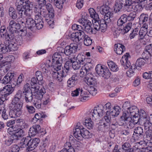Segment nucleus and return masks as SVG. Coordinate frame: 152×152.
Segmentation results:
<instances>
[{"label":"nucleus","mask_w":152,"mask_h":152,"mask_svg":"<svg viewBox=\"0 0 152 152\" xmlns=\"http://www.w3.org/2000/svg\"><path fill=\"white\" fill-rule=\"evenodd\" d=\"M134 139L136 141H142L147 140V137L145 134V132L144 134L143 128L140 126L136 127L134 129V134L133 135Z\"/></svg>","instance_id":"6e6552de"},{"label":"nucleus","mask_w":152,"mask_h":152,"mask_svg":"<svg viewBox=\"0 0 152 152\" xmlns=\"http://www.w3.org/2000/svg\"><path fill=\"white\" fill-rule=\"evenodd\" d=\"M16 141L12 135L8 137H6L4 143L5 145L9 146L11 145L13 142H15Z\"/></svg>","instance_id":"f704fd0d"},{"label":"nucleus","mask_w":152,"mask_h":152,"mask_svg":"<svg viewBox=\"0 0 152 152\" xmlns=\"http://www.w3.org/2000/svg\"><path fill=\"white\" fill-rule=\"evenodd\" d=\"M121 118L124 120V122L128 121L129 118H132L130 116L129 113L127 110L124 112L122 115L121 116Z\"/></svg>","instance_id":"864d4df0"},{"label":"nucleus","mask_w":152,"mask_h":152,"mask_svg":"<svg viewBox=\"0 0 152 152\" xmlns=\"http://www.w3.org/2000/svg\"><path fill=\"white\" fill-rule=\"evenodd\" d=\"M90 94L89 89L88 88V91H83L82 89V91L81 92L79 99L80 101L82 102H84L88 99L89 97V95Z\"/></svg>","instance_id":"6ab92c4d"},{"label":"nucleus","mask_w":152,"mask_h":152,"mask_svg":"<svg viewBox=\"0 0 152 152\" xmlns=\"http://www.w3.org/2000/svg\"><path fill=\"white\" fill-rule=\"evenodd\" d=\"M60 48L61 49V52H59V53L61 54V55L65 54L66 55L69 56L73 53L69 45L66 46L64 49L62 48Z\"/></svg>","instance_id":"c756f323"},{"label":"nucleus","mask_w":152,"mask_h":152,"mask_svg":"<svg viewBox=\"0 0 152 152\" xmlns=\"http://www.w3.org/2000/svg\"><path fill=\"white\" fill-rule=\"evenodd\" d=\"M48 12V13H49V16L50 18H53L54 16V10L51 4L50 3H48L46 4L45 6Z\"/></svg>","instance_id":"c85d7f7f"},{"label":"nucleus","mask_w":152,"mask_h":152,"mask_svg":"<svg viewBox=\"0 0 152 152\" xmlns=\"http://www.w3.org/2000/svg\"><path fill=\"white\" fill-rule=\"evenodd\" d=\"M72 58L74 59V61L72 62V67L74 70H77L80 67V64L76 61V58L74 56H72Z\"/></svg>","instance_id":"79ce46f5"},{"label":"nucleus","mask_w":152,"mask_h":152,"mask_svg":"<svg viewBox=\"0 0 152 152\" xmlns=\"http://www.w3.org/2000/svg\"><path fill=\"white\" fill-rule=\"evenodd\" d=\"M148 16L147 15L142 14L140 16L139 22L141 23H146L148 21Z\"/></svg>","instance_id":"37998d69"},{"label":"nucleus","mask_w":152,"mask_h":152,"mask_svg":"<svg viewBox=\"0 0 152 152\" xmlns=\"http://www.w3.org/2000/svg\"><path fill=\"white\" fill-rule=\"evenodd\" d=\"M77 32L78 38L76 39L77 40H78V42L80 40H83L84 37H85V36L87 35H86L85 33L83 31H78Z\"/></svg>","instance_id":"13d9d810"},{"label":"nucleus","mask_w":152,"mask_h":152,"mask_svg":"<svg viewBox=\"0 0 152 152\" xmlns=\"http://www.w3.org/2000/svg\"><path fill=\"white\" fill-rule=\"evenodd\" d=\"M87 80L85 81L87 84L89 86L88 89L90 94L92 96L95 95L97 93V89L95 88L96 86L97 82L96 78L93 77L87 76L86 77Z\"/></svg>","instance_id":"0eeeda50"},{"label":"nucleus","mask_w":152,"mask_h":152,"mask_svg":"<svg viewBox=\"0 0 152 152\" xmlns=\"http://www.w3.org/2000/svg\"><path fill=\"white\" fill-rule=\"evenodd\" d=\"M92 24L91 23V24H89V25L87 24L84 26L85 31L86 32L90 34H95L96 33V30H95L96 31L94 30V29H95L94 28L93 29L91 26Z\"/></svg>","instance_id":"e433bc0d"},{"label":"nucleus","mask_w":152,"mask_h":152,"mask_svg":"<svg viewBox=\"0 0 152 152\" xmlns=\"http://www.w3.org/2000/svg\"><path fill=\"white\" fill-rule=\"evenodd\" d=\"M78 21L83 27L87 24H91V22L88 20L87 17L85 16H84L83 15L81 18L79 19Z\"/></svg>","instance_id":"2f4dec72"},{"label":"nucleus","mask_w":152,"mask_h":152,"mask_svg":"<svg viewBox=\"0 0 152 152\" xmlns=\"http://www.w3.org/2000/svg\"><path fill=\"white\" fill-rule=\"evenodd\" d=\"M126 15L125 14L122 15L117 22V24L118 26H121L125 24L127 21Z\"/></svg>","instance_id":"cd10ccee"},{"label":"nucleus","mask_w":152,"mask_h":152,"mask_svg":"<svg viewBox=\"0 0 152 152\" xmlns=\"http://www.w3.org/2000/svg\"><path fill=\"white\" fill-rule=\"evenodd\" d=\"M9 15L13 19H16L17 15L15 9L12 7H10L9 9Z\"/></svg>","instance_id":"58836bf2"},{"label":"nucleus","mask_w":152,"mask_h":152,"mask_svg":"<svg viewBox=\"0 0 152 152\" xmlns=\"http://www.w3.org/2000/svg\"><path fill=\"white\" fill-rule=\"evenodd\" d=\"M126 4H127V7L128 9L126 10L127 11H132V5L135 2L136 0H126Z\"/></svg>","instance_id":"603ef678"},{"label":"nucleus","mask_w":152,"mask_h":152,"mask_svg":"<svg viewBox=\"0 0 152 152\" xmlns=\"http://www.w3.org/2000/svg\"><path fill=\"white\" fill-rule=\"evenodd\" d=\"M104 69L102 66L100 64L97 65L95 68V70L97 73L100 76L103 75V72H104Z\"/></svg>","instance_id":"a18cd8bd"},{"label":"nucleus","mask_w":152,"mask_h":152,"mask_svg":"<svg viewBox=\"0 0 152 152\" xmlns=\"http://www.w3.org/2000/svg\"><path fill=\"white\" fill-rule=\"evenodd\" d=\"M14 90L13 87L11 86H5L2 90V94L4 93L2 95L4 96V97L7 96L11 94Z\"/></svg>","instance_id":"a211bd4d"},{"label":"nucleus","mask_w":152,"mask_h":152,"mask_svg":"<svg viewBox=\"0 0 152 152\" xmlns=\"http://www.w3.org/2000/svg\"><path fill=\"white\" fill-rule=\"evenodd\" d=\"M91 136L92 134L83 128L82 132V138H89L91 137Z\"/></svg>","instance_id":"8fccbe9b"},{"label":"nucleus","mask_w":152,"mask_h":152,"mask_svg":"<svg viewBox=\"0 0 152 152\" xmlns=\"http://www.w3.org/2000/svg\"><path fill=\"white\" fill-rule=\"evenodd\" d=\"M132 25V23L129 22L126 24L122 30L124 33H127L131 29Z\"/></svg>","instance_id":"680f3d73"},{"label":"nucleus","mask_w":152,"mask_h":152,"mask_svg":"<svg viewBox=\"0 0 152 152\" xmlns=\"http://www.w3.org/2000/svg\"><path fill=\"white\" fill-rule=\"evenodd\" d=\"M130 144L127 142L124 143L122 146V149L125 151V152H133V150L130 148Z\"/></svg>","instance_id":"ea45409f"},{"label":"nucleus","mask_w":152,"mask_h":152,"mask_svg":"<svg viewBox=\"0 0 152 152\" xmlns=\"http://www.w3.org/2000/svg\"><path fill=\"white\" fill-rule=\"evenodd\" d=\"M39 88L38 90L34 89L35 92L36 93V94L35 95V97L38 99V100H40L42 98L43 94L45 93V90L44 88H42L39 90Z\"/></svg>","instance_id":"4be33fe9"},{"label":"nucleus","mask_w":152,"mask_h":152,"mask_svg":"<svg viewBox=\"0 0 152 152\" xmlns=\"http://www.w3.org/2000/svg\"><path fill=\"white\" fill-rule=\"evenodd\" d=\"M83 127L80 125V123H78L73 130V134L74 137L79 140L82 138V132Z\"/></svg>","instance_id":"9d476101"},{"label":"nucleus","mask_w":152,"mask_h":152,"mask_svg":"<svg viewBox=\"0 0 152 152\" xmlns=\"http://www.w3.org/2000/svg\"><path fill=\"white\" fill-rule=\"evenodd\" d=\"M123 7V6L119 3L118 1H115L114 6V11H115V12L120 11L122 9Z\"/></svg>","instance_id":"09e8293b"},{"label":"nucleus","mask_w":152,"mask_h":152,"mask_svg":"<svg viewBox=\"0 0 152 152\" xmlns=\"http://www.w3.org/2000/svg\"><path fill=\"white\" fill-rule=\"evenodd\" d=\"M90 118H88L85 120V122L83 123V124L89 129H92L94 127V123L93 122L91 121V118L90 117Z\"/></svg>","instance_id":"7c9ffc66"},{"label":"nucleus","mask_w":152,"mask_h":152,"mask_svg":"<svg viewBox=\"0 0 152 152\" xmlns=\"http://www.w3.org/2000/svg\"><path fill=\"white\" fill-rule=\"evenodd\" d=\"M78 77L75 74L73 75L67 81V86L68 87L72 88L77 83Z\"/></svg>","instance_id":"f3484780"},{"label":"nucleus","mask_w":152,"mask_h":152,"mask_svg":"<svg viewBox=\"0 0 152 152\" xmlns=\"http://www.w3.org/2000/svg\"><path fill=\"white\" fill-rule=\"evenodd\" d=\"M40 140L39 138H31L26 149L27 151H30L34 149L37 146Z\"/></svg>","instance_id":"f8f14e48"},{"label":"nucleus","mask_w":152,"mask_h":152,"mask_svg":"<svg viewBox=\"0 0 152 152\" xmlns=\"http://www.w3.org/2000/svg\"><path fill=\"white\" fill-rule=\"evenodd\" d=\"M142 58L147 62L150 57H152V46L151 44L146 46L145 51L142 54Z\"/></svg>","instance_id":"ddd939ff"},{"label":"nucleus","mask_w":152,"mask_h":152,"mask_svg":"<svg viewBox=\"0 0 152 152\" xmlns=\"http://www.w3.org/2000/svg\"><path fill=\"white\" fill-rule=\"evenodd\" d=\"M15 33L9 32V34H6L4 37L6 39V41H14V39L15 38Z\"/></svg>","instance_id":"4d7b16f0"},{"label":"nucleus","mask_w":152,"mask_h":152,"mask_svg":"<svg viewBox=\"0 0 152 152\" xmlns=\"http://www.w3.org/2000/svg\"><path fill=\"white\" fill-rule=\"evenodd\" d=\"M76 58V61L82 64L85 63L86 61V56L82 54H78L76 58Z\"/></svg>","instance_id":"72a5a7b5"},{"label":"nucleus","mask_w":152,"mask_h":152,"mask_svg":"<svg viewBox=\"0 0 152 152\" xmlns=\"http://www.w3.org/2000/svg\"><path fill=\"white\" fill-rule=\"evenodd\" d=\"M131 116L132 118V121L134 122V124H138L139 125L140 124L141 121L140 119V117L138 116L137 114H136L134 115H132Z\"/></svg>","instance_id":"5fc2aeb1"},{"label":"nucleus","mask_w":152,"mask_h":152,"mask_svg":"<svg viewBox=\"0 0 152 152\" xmlns=\"http://www.w3.org/2000/svg\"><path fill=\"white\" fill-rule=\"evenodd\" d=\"M130 58L129 53H126L124 55L121 60V65H123L126 69L130 66L131 63L129 61V58Z\"/></svg>","instance_id":"2eb2a0df"},{"label":"nucleus","mask_w":152,"mask_h":152,"mask_svg":"<svg viewBox=\"0 0 152 152\" xmlns=\"http://www.w3.org/2000/svg\"><path fill=\"white\" fill-rule=\"evenodd\" d=\"M147 62H145L144 59L141 58H138L136 62L137 66L140 67L144 65Z\"/></svg>","instance_id":"052dcab7"},{"label":"nucleus","mask_w":152,"mask_h":152,"mask_svg":"<svg viewBox=\"0 0 152 152\" xmlns=\"http://www.w3.org/2000/svg\"><path fill=\"white\" fill-rule=\"evenodd\" d=\"M22 95L21 90H18L14 96L12 102L13 107L9 112V115L12 118L19 117L22 113L23 103L21 99Z\"/></svg>","instance_id":"7ed1b4c3"},{"label":"nucleus","mask_w":152,"mask_h":152,"mask_svg":"<svg viewBox=\"0 0 152 152\" xmlns=\"http://www.w3.org/2000/svg\"><path fill=\"white\" fill-rule=\"evenodd\" d=\"M105 110L103 109V105L100 104L95 107L94 109L90 110L88 112V114L94 120L99 119L103 116Z\"/></svg>","instance_id":"39448f33"},{"label":"nucleus","mask_w":152,"mask_h":152,"mask_svg":"<svg viewBox=\"0 0 152 152\" xmlns=\"http://www.w3.org/2000/svg\"><path fill=\"white\" fill-rule=\"evenodd\" d=\"M7 30L4 26H1L0 28V35L1 37H3L7 34Z\"/></svg>","instance_id":"338daca9"},{"label":"nucleus","mask_w":152,"mask_h":152,"mask_svg":"<svg viewBox=\"0 0 152 152\" xmlns=\"http://www.w3.org/2000/svg\"><path fill=\"white\" fill-rule=\"evenodd\" d=\"M52 64L53 67L52 70L57 76V80L61 82L63 80V77H65L68 75L72 62L74 61L75 59L72 58V56L69 57V60L66 62L63 68L62 66V58L61 55H58V53H55L52 56Z\"/></svg>","instance_id":"f257e3e1"},{"label":"nucleus","mask_w":152,"mask_h":152,"mask_svg":"<svg viewBox=\"0 0 152 152\" xmlns=\"http://www.w3.org/2000/svg\"><path fill=\"white\" fill-rule=\"evenodd\" d=\"M8 43L7 44L9 52L10 51H14L18 50V47L17 43L15 42L14 41H6Z\"/></svg>","instance_id":"aec40b11"},{"label":"nucleus","mask_w":152,"mask_h":152,"mask_svg":"<svg viewBox=\"0 0 152 152\" xmlns=\"http://www.w3.org/2000/svg\"><path fill=\"white\" fill-rule=\"evenodd\" d=\"M83 40L84 44L86 46L90 45L92 43V40L87 35L85 36Z\"/></svg>","instance_id":"49530a36"},{"label":"nucleus","mask_w":152,"mask_h":152,"mask_svg":"<svg viewBox=\"0 0 152 152\" xmlns=\"http://www.w3.org/2000/svg\"><path fill=\"white\" fill-rule=\"evenodd\" d=\"M139 29L137 28H135L134 29L132 33L130 34V39L134 38V37L137 36L138 34Z\"/></svg>","instance_id":"774afa93"},{"label":"nucleus","mask_w":152,"mask_h":152,"mask_svg":"<svg viewBox=\"0 0 152 152\" xmlns=\"http://www.w3.org/2000/svg\"><path fill=\"white\" fill-rule=\"evenodd\" d=\"M137 114L140 117V119L141 121L147 119L148 118V115L146 113L144 110L142 109H140V110H139Z\"/></svg>","instance_id":"a878e982"},{"label":"nucleus","mask_w":152,"mask_h":152,"mask_svg":"<svg viewBox=\"0 0 152 152\" xmlns=\"http://www.w3.org/2000/svg\"><path fill=\"white\" fill-rule=\"evenodd\" d=\"M127 110L130 114L131 116H132L134 115L137 114L139 110L137 107L135 106H133L131 107L130 108Z\"/></svg>","instance_id":"a19ab883"},{"label":"nucleus","mask_w":152,"mask_h":152,"mask_svg":"<svg viewBox=\"0 0 152 152\" xmlns=\"http://www.w3.org/2000/svg\"><path fill=\"white\" fill-rule=\"evenodd\" d=\"M136 16V14L135 12H131L128 16L126 15L127 20L129 21H132L134 20Z\"/></svg>","instance_id":"0e129e2a"},{"label":"nucleus","mask_w":152,"mask_h":152,"mask_svg":"<svg viewBox=\"0 0 152 152\" xmlns=\"http://www.w3.org/2000/svg\"><path fill=\"white\" fill-rule=\"evenodd\" d=\"M26 23L28 28L31 29L35 26L36 22L31 18H26Z\"/></svg>","instance_id":"4c0bfd02"},{"label":"nucleus","mask_w":152,"mask_h":152,"mask_svg":"<svg viewBox=\"0 0 152 152\" xmlns=\"http://www.w3.org/2000/svg\"><path fill=\"white\" fill-rule=\"evenodd\" d=\"M20 28V24L17 23L13 20H11L10 22L9 25L7 28L9 32L13 33H16Z\"/></svg>","instance_id":"9b49d317"},{"label":"nucleus","mask_w":152,"mask_h":152,"mask_svg":"<svg viewBox=\"0 0 152 152\" xmlns=\"http://www.w3.org/2000/svg\"><path fill=\"white\" fill-rule=\"evenodd\" d=\"M103 73V75H102L101 76L103 77L105 79H108L109 78L111 75V73L110 72L109 70L107 68L104 69Z\"/></svg>","instance_id":"69168bd1"},{"label":"nucleus","mask_w":152,"mask_h":152,"mask_svg":"<svg viewBox=\"0 0 152 152\" xmlns=\"http://www.w3.org/2000/svg\"><path fill=\"white\" fill-rule=\"evenodd\" d=\"M15 132L13 133L12 136L16 140H18L23 135L24 132L21 129H18L15 130Z\"/></svg>","instance_id":"bb28decb"},{"label":"nucleus","mask_w":152,"mask_h":152,"mask_svg":"<svg viewBox=\"0 0 152 152\" xmlns=\"http://www.w3.org/2000/svg\"><path fill=\"white\" fill-rule=\"evenodd\" d=\"M24 94L25 102L26 103L31 102L34 98L33 97L32 92L31 91V92H27Z\"/></svg>","instance_id":"473e14b6"},{"label":"nucleus","mask_w":152,"mask_h":152,"mask_svg":"<svg viewBox=\"0 0 152 152\" xmlns=\"http://www.w3.org/2000/svg\"><path fill=\"white\" fill-rule=\"evenodd\" d=\"M37 79L35 77H33L31 80V88L35 90H38V88H39V86L38 84H37Z\"/></svg>","instance_id":"c9c22d12"},{"label":"nucleus","mask_w":152,"mask_h":152,"mask_svg":"<svg viewBox=\"0 0 152 152\" xmlns=\"http://www.w3.org/2000/svg\"><path fill=\"white\" fill-rule=\"evenodd\" d=\"M125 124L126 125L127 128L130 129H132L136 124L134 123L132 118H129L128 120L125 122Z\"/></svg>","instance_id":"de8ad7c7"},{"label":"nucleus","mask_w":152,"mask_h":152,"mask_svg":"<svg viewBox=\"0 0 152 152\" xmlns=\"http://www.w3.org/2000/svg\"><path fill=\"white\" fill-rule=\"evenodd\" d=\"M97 9L98 11H100L101 14L104 15V19L106 23H109L111 21L110 18L112 17L113 13L110 10L108 6L103 5L101 7H97Z\"/></svg>","instance_id":"423d86ee"},{"label":"nucleus","mask_w":152,"mask_h":152,"mask_svg":"<svg viewBox=\"0 0 152 152\" xmlns=\"http://www.w3.org/2000/svg\"><path fill=\"white\" fill-rule=\"evenodd\" d=\"M91 17L94 20L93 27L95 30L104 32L107 28V23L104 19H100L98 15L95 12L94 14L91 15Z\"/></svg>","instance_id":"20e7f679"},{"label":"nucleus","mask_w":152,"mask_h":152,"mask_svg":"<svg viewBox=\"0 0 152 152\" xmlns=\"http://www.w3.org/2000/svg\"><path fill=\"white\" fill-rule=\"evenodd\" d=\"M114 48L116 53L119 55L122 54L125 50L124 46L121 44H115Z\"/></svg>","instance_id":"412c9836"},{"label":"nucleus","mask_w":152,"mask_h":152,"mask_svg":"<svg viewBox=\"0 0 152 152\" xmlns=\"http://www.w3.org/2000/svg\"><path fill=\"white\" fill-rule=\"evenodd\" d=\"M42 114L40 113H37L35 114L34 117L32 119V122L35 123L38 120H42Z\"/></svg>","instance_id":"e2e57ef3"},{"label":"nucleus","mask_w":152,"mask_h":152,"mask_svg":"<svg viewBox=\"0 0 152 152\" xmlns=\"http://www.w3.org/2000/svg\"><path fill=\"white\" fill-rule=\"evenodd\" d=\"M31 137L29 135L26 137H23L21 140L20 142L21 145L20 147L21 148H24L28 146V143L29 142Z\"/></svg>","instance_id":"5701e85b"},{"label":"nucleus","mask_w":152,"mask_h":152,"mask_svg":"<svg viewBox=\"0 0 152 152\" xmlns=\"http://www.w3.org/2000/svg\"><path fill=\"white\" fill-rule=\"evenodd\" d=\"M13 57L12 56H9L8 57H7L6 58V59L7 60V61H2L1 62V68L4 69L5 70V72H7L11 66L10 62L11 61L10 60V59L11 60V58Z\"/></svg>","instance_id":"dca6fc26"},{"label":"nucleus","mask_w":152,"mask_h":152,"mask_svg":"<svg viewBox=\"0 0 152 152\" xmlns=\"http://www.w3.org/2000/svg\"><path fill=\"white\" fill-rule=\"evenodd\" d=\"M7 42L5 41L4 44H1L0 45V54L5 53L7 52H9V49L8 48Z\"/></svg>","instance_id":"393cba45"},{"label":"nucleus","mask_w":152,"mask_h":152,"mask_svg":"<svg viewBox=\"0 0 152 152\" xmlns=\"http://www.w3.org/2000/svg\"><path fill=\"white\" fill-rule=\"evenodd\" d=\"M23 78L24 75L23 74H20L18 77L16 81L14 80V83H13V85H14L15 86L16 85H19L22 82Z\"/></svg>","instance_id":"bf43d9fd"},{"label":"nucleus","mask_w":152,"mask_h":152,"mask_svg":"<svg viewBox=\"0 0 152 152\" xmlns=\"http://www.w3.org/2000/svg\"><path fill=\"white\" fill-rule=\"evenodd\" d=\"M121 110V109L119 106H114L113 109L110 110L109 113L112 116H117L119 114Z\"/></svg>","instance_id":"b1692460"},{"label":"nucleus","mask_w":152,"mask_h":152,"mask_svg":"<svg viewBox=\"0 0 152 152\" xmlns=\"http://www.w3.org/2000/svg\"><path fill=\"white\" fill-rule=\"evenodd\" d=\"M14 73L10 72L7 73L4 77L3 79L1 80V83L3 84H6L10 83L11 84L14 83Z\"/></svg>","instance_id":"4468645a"},{"label":"nucleus","mask_w":152,"mask_h":152,"mask_svg":"<svg viewBox=\"0 0 152 152\" xmlns=\"http://www.w3.org/2000/svg\"><path fill=\"white\" fill-rule=\"evenodd\" d=\"M140 124V125L143 126L144 129L146 130L145 134L147 136V140L152 142V130L150 129L152 124L148 120V118L141 121Z\"/></svg>","instance_id":"1a4fd4ad"},{"label":"nucleus","mask_w":152,"mask_h":152,"mask_svg":"<svg viewBox=\"0 0 152 152\" xmlns=\"http://www.w3.org/2000/svg\"><path fill=\"white\" fill-rule=\"evenodd\" d=\"M139 37L140 39H142L145 36L146 34H147V30L145 28H141L139 32Z\"/></svg>","instance_id":"c03bdc74"},{"label":"nucleus","mask_w":152,"mask_h":152,"mask_svg":"<svg viewBox=\"0 0 152 152\" xmlns=\"http://www.w3.org/2000/svg\"><path fill=\"white\" fill-rule=\"evenodd\" d=\"M49 143L47 140H45L43 144L40 146V149L42 150V152H47L46 149L48 148Z\"/></svg>","instance_id":"3c124183"},{"label":"nucleus","mask_w":152,"mask_h":152,"mask_svg":"<svg viewBox=\"0 0 152 152\" xmlns=\"http://www.w3.org/2000/svg\"><path fill=\"white\" fill-rule=\"evenodd\" d=\"M89 74L90 72H87V70H86L83 67L80 70L79 75L80 77H83L84 76H86V77L87 76H89Z\"/></svg>","instance_id":"6e6d98bb"},{"label":"nucleus","mask_w":152,"mask_h":152,"mask_svg":"<svg viewBox=\"0 0 152 152\" xmlns=\"http://www.w3.org/2000/svg\"><path fill=\"white\" fill-rule=\"evenodd\" d=\"M15 5L17 13L21 18H24V15L26 18L31 17L34 7L32 2L29 0H16Z\"/></svg>","instance_id":"f03ea898"}]
</instances>
